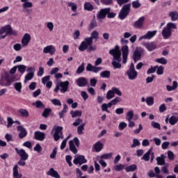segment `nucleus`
Listing matches in <instances>:
<instances>
[{
	"label": "nucleus",
	"instance_id": "19",
	"mask_svg": "<svg viewBox=\"0 0 178 178\" xmlns=\"http://www.w3.org/2000/svg\"><path fill=\"white\" fill-rule=\"evenodd\" d=\"M144 22H145V17H141L137 21L134 22L135 29H143L144 27Z\"/></svg>",
	"mask_w": 178,
	"mask_h": 178
},
{
	"label": "nucleus",
	"instance_id": "52",
	"mask_svg": "<svg viewBox=\"0 0 178 178\" xmlns=\"http://www.w3.org/2000/svg\"><path fill=\"white\" fill-rule=\"evenodd\" d=\"M33 105H35L36 108H45V106L44 105V104L41 102V101L40 100H38L35 103H33Z\"/></svg>",
	"mask_w": 178,
	"mask_h": 178
},
{
	"label": "nucleus",
	"instance_id": "4",
	"mask_svg": "<svg viewBox=\"0 0 178 178\" xmlns=\"http://www.w3.org/2000/svg\"><path fill=\"white\" fill-rule=\"evenodd\" d=\"M70 83L68 81H61L59 82L56 86V88L54 89V92H58V91H60L62 94H65L69 89V85Z\"/></svg>",
	"mask_w": 178,
	"mask_h": 178
},
{
	"label": "nucleus",
	"instance_id": "26",
	"mask_svg": "<svg viewBox=\"0 0 178 178\" xmlns=\"http://www.w3.org/2000/svg\"><path fill=\"white\" fill-rule=\"evenodd\" d=\"M19 168V166L17 165H15L13 167V178H22V175L19 173V171L17 170V168Z\"/></svg>",
	"mask_w": 178,
	"mask_h": 178
},
{
	"label": "nucleus",
	"instance_id": "57",
	"mask_svg": "<svg viewBox=\"0 0 178 178\" xmlns=\"http://www.w3.org/2000/svg\"><path fill=\"white\" fill-rule=\"evenodd\" d=\"M132 6L134 8V9H138L141 6V3L138 0L134 1L132 2Z\"/></svg>",
	"mask_w": 178,
	"mask_h": 178
},
{
	"label": "nucleus",
	"instance_id": "16",
	"mask_svg": "<svg viewBox=\"0 0 178 178\" xmlns=\"http://www.w3.org/2000/svg\"><path fill=\"white\" fill-rule=\"evenodd\" d=\"M141 52H143V49L141 47H137L134 52L133 59L134 62H137V60H140L141 58Z\"/></svg>",
	"mask_w": 178,
	"mask_h": 178
},
{
	"label": "nucleus",
	"instance_id": "3",
	"mask_svg": "<svg viewBox=\"0 0 178 178\" xmlns=\"http://www.w3.org/2000/svg\"><path fill=\"white\" fill-rule=\"evenodd\" d=\"M177 29L176 24L172 23V22L168 23L166 26L165 28H163V29L161 32V34H162L163 38H165V40H166L169 37H170V35H172V31L173 29Z\"/></svg>",
	"mask_w": 178,
	"mask_h": 178
},
{
	"label": "nucleus",
	"instance_id": "12",
	"mask_svg": "<svg viewBox=\"0 0 178 178\" xmlns=\"http://www.w3.org/2000/svg\"><path fill=\"white\" fill-rule=\"evenodd\" d=\"M156 31H147L146 34L139 38L138 41H142V40H151V38H154V37L156 35Z\"/></svg>",
	"mask_w": 178,
	"mask_h": 178
},
{
	"label": "nucleus",
	"instance_id": "2",
	"mask_svg": "<svg viewBox=\"0 0 178 178\" xmlns=\"http://www.w3.org/2000/svg\"><path fill=\"white\" fill-rule=\"evenodd\" d=\"M109 54L113 56L112 65L114 69H120L122 64L119 62H122V58H120L122 53L120 52V49H119V46H115V49L110 50Z\"/></svg>",
	"mask_w": 178,
	"mask_h": 178
},
{
	"label": "nucleus",
	"instance_id": "7",
	"mask_svg": "<svg viewBox=\"0 0 178 178\" xmlns=\"http://www.w3.org/2000/svg\"><path fill=\"white\" fill-rule=\"evenodd\" d=\"M131 7V4H126L123 6L119 13V17L121 20L126 19V17L130 13V8Z\"/></svg>",
	"mask_w": 178,
	"mask_h": 178
},
{
	"label": "nucleus",
	"instance_id": "37",
	"mask_svg": "<svg viewBox=\"0 0 178 178\" xmlns=\"http://www.w3.org/2000/svg\"><path fill=\"white\" fill-rule=\"evenodd\" d=\"M125 170L127 173H129V172H134V170H137V165L136 164L128 165L125 168Z\"/></svg>",
	"mask_w": 178,
	"mask_h": 178
},
{
	"label": "nucleus",
	"instance_id": "33",
	"mask_svg": "<svg viewBox=\"0 0 178 178\" xmlns=\"http://www.w3.org/2000/svg\"><path fill=\"white\" fill-rule=\"evenodd\" d=\"M20 116H22V118H29V111H27L26 109L24 108H20L18 111Z\"/></svg>",
	"mask_w": 178,
	"mask_h": 178
},
{
	"label": "nucleus",
	"instance_id": "13",
	"mask_svg": "<svg viewBox=\"0 0 178 178\" xmlns=\"http://www.w3.org/2000/svg\"><path fill=\"white\" fill-rule=\"evenodd\" d=\"M56 52V48L55 46L50 44L43 48V54H49V55H55Z\"/></svg>",
	"mask_w": 178,
	"mask_h": 178
},
{
	"label": "nucleus",
	"instance_id": "28",
	"mask_svg": "<svg viewBox=\"0 0 178 178\" xmlns=\"http://www.w3.org/2000/svg\"><path fill=\"white\" fill-rule=\"evenodd\" d=\"M34 78V72H29L26 76L24 81V83L25 84H27L30 80L33 79Z\"/></svg>",
	"mask_w": 178,
	"mask_h": 178
},
{
	"label": "nucleus",
	"instance_id": "47",
	"mask_svg": "<svg viewBox=\"0 0 178 178\" xmlns=\"http://www.w3.org/2000/svg\"><path fill=\"white\" fill-rule=\"evenodd\" d=\"M17 130L19 134H27V131L23 126H18Z\"/></svg>",
	"mask_w": 178,
	"mask_h": 178
},
{
	"label": "nucleus",
	"instance_id": "31",
	"mask_svg": "<svg viewBox=\"0 0 178 178\" xmlns=\"http://www.w3.org/2000/svg\"><path fill=\"white\" fill-rule=\"evenodd\" d=\"M133 118H134V111L133 110L127 111L126 114V120L128 122H130V120H133Z\"/></svg>",
	"mask_w": 178,
	"mask_h": 178
},
{
	"label": "nucleus",
	"instance_id": "1",
	"mask_svg": "<svg viewBox=\"0 0 178 178\" xmlns=\"http://www.w3.org/2000/svg\"><path fill=\"white\" fill-rule=\"evenodd\" d=\"M99 37V33L97 31H93L90 33V37L85 38L79 47V50L81 52L86 51H95V47L92 46L93 40H98Z\"/></svg>",
	"mask_w": 178,
	"mask_h": 178
},
{
	"label": "nucleus",
	"instance_id": "10",
	"mask_svg": "<svg viewBox=\"0 0 178 178\" xmlns=\"http://www.w3.org/2000/svg\"><path fill=\"white\" fill-rule=\"evenodd\" d=\"M73 163L74 165H81L83 163H87V159H86V157L83 155H77L75 156Z\"/></svg>",
	"mask_w": 178,
	"mask_h": 178
},
{
	"label": "nucleus",
	"instance_id": "25",
	"mask_svg": "<svg viewBox=\"0 0 178 178\" xmlns=\"http://www.w3.org/2000/svg\"><path fill=\"white\" fill-rule=\"evenodd\" d=\"M165 154H161L160 156H158L156 159L157 161V165H159L160 166H162L165 165Z\"/></svg>",
	"mask_w": 178,
	"mask_h": 178
},
{
	"label": "nucleus",
	"instance_id": "5",
	"mask_svg": "<svg viewBox=\"0 0 178 178\" xmlns=\"http://www.w3.org/2000/svg\"><path fill=\"white\" fill-rule=\"evenodd\" d=\"M126 74L127 75L129 80L133 81L137 79L138 73L137 72V71H136L134 63H131L130 67L129 70L127 71Z\"/></svg>",
	"mask_w": 178,
	"mask_h": 178
},
{
	"label": "nucleus",
	"instance_id": "48",
	"mask_svg": "<svg viewBox=\"0 0 178 178\" xmlns=\"http://www.w3.org/2000/svg\"><path fill=\"white\" fill-rule=\"evenodd\" d=\"M45 24L49 31H54V22H46Z\"/></svg>",
	"mask_w": 178,
	"mask_h": 178
},
{
	"label": "nucleus",
	"instance_id": "8",
	"mask_svg": "<svg viewBox=\"0 0 178 178\" xmlns=\"http://www.w3.org/2000/svg\"><path fill=\"white\" fill-rule=\"evenodd\" d=\"M75 144V145H74ZM69 145H70V151L71 152H73V154H77V148L76 147H79L80 145V141L79 140V138H74L73 140L69 141Z\"/></svg>",
	"mask_w": 178,
	"mask_h": 178
},
{
	"label": "nucleus",
	"instance_id": "23",
	"mask_svg": "<svg viewBox=\"0 0 178 178\" xmlns=\"http://www.w3.org/2000/svg\"><path fill=\"white\" fill-rule=\"evenodd\" d=\"M166 90L167 91H168L169 92H170V91H175V90H177V87H178V83L176 81H174L172 82V86L170 85H166Z\"/></svg>",
	"mask_w": 178,
	"mask_h": 178
},
{
	"label": "nucleus",
	"instance_id": "34",
	"mask_svg": "<svg viewBox=\"0 0 178 178\" xmlns=\"http://www.w3.org/2000/svg\"><path fill=\"white\" fill-rule=\"evenodd\" d=\"M169 16L171 17L172 22H176L178 19V13L177 11H172L169 13Z\"/></svg>",
	"mask_w": 178,
	"mask_h": 178
},
{
	"label": "nucleus",
	"instance_id": "29",
	"mask_svg": "<svg viewBox=\"0 0 178 178\" xmlns=\"http://www.w3.org/2000/svg\"><path fill=\"white\" fill-rule=\"evenodd\" d=\"M151 152H152V147L149 149V150L143 156L142 159L145 161V162H148V161H149V155H151Z\"/></svg>",
	"mask_w": 178,
	"mask_h": 178
},
{
	"label": "nucleus",
	"instance_id": "55",
	"mask_svg": "<svg viewBox=\"0 0 178 178\" xmlns=\"http://www.w3.org/2000/svg\"><path fill=\"white\" fill-rule=\"evenodd\" d=\"M69 138H70V136H69L67 138H66L65 139H64L63 140V142L61 143V145H60V149H65V148H66V144H67V140H69Z\"/></svg>",
	"mask_w": 178,
	"mask_h": 178
},
{
	"label": "nucleus",
	"instance_id": "43",
	"mask_svg": "<svg viewBox=\"0 0 178 178\" xmlns=\"http://www.w3.org/2000/svg\"><path fill=\"white\" fill-rule=\"evenodd\" d=\"M100 77L103 79H109L111 77V72L109 71H104L100 73Z\"/></svg>",
	"mask_w": 178,
	"mask_h": 178
},
{
	"label": "nucleus",
	"instance_id": "35",
	"mask_svg": "<svg viewBox=\"0 0 178 178\" xmlns=\"http://www.w3.org/2000/svg\"><path fill=\"white\" fill-rule=\"evenodd\" d=\"M70 115L72 116V118H80V116H81V115H83V112L81 111H72L70 112Z\"/></svg>",
	"mask_w": 178,
	"mask_h": 178
},
{
	"label": "nucleus",
	"instance_id": "60",
	"mask_svg": "<svg viewBox=\"0 0 178 178\" xmlns=\"http://www.w3.org/2000/svg\"><path fill=\"white\" fill-rule=\"evenodd\" d=\"M141 145L140 141L137 139H134L133 144L131 145V148H136V147H138Z\"/></svg>",
	"mask_w": 178,
	"mask_h": 178
},
{
	"label": "nucleus",
	"instance_id": "56",
	"mask_svg": "<svg viewBox=\"0 0 178 178\" xmlns=\"http://www.w3.org/2000/svg\"><path fill=\"white\" fill-rule=\"evenodd\" d=\"M168 168H169V164H165L161 168V172H163V173H165V175H169V170L168 169Z\"/></svg>",
	"mask_w": 178,
	"mask_h": 178
},
{
	"label": "nucleus",
	"instance_id": "39",
	"mask_svg": "<svg viewBox=\"0 0 178 178\" xmlns=\"http://www.w3.org/2000/svg\"><path fill=\"white\" fill-rule=\"evenodd\" d=\"M168 120H169L170 124H171L172 126H175V124H176V123H177L178 122V117L172 115L169 118Z\"/></svg>",
	"mask_w": 178,
	"mask_h": 178
},
{
	"label": "nucleus",
	"instance_id": "17",
	"mask_svg": "<svg viewBox=\"0 0 178 178\" xmlns=\"http://www.w3.org/2000/svg\"><path fill=\"white\" fill-rule=\"evenodd\" d=\"M87 72H93V73H98L102 70V67H95L92 65L91 63H88L86 67Z\"/></svg>",
	"mask_w": 178,
	"mask_h": 178
},
{
	"label": "nucleus",
	"instance_id": "50",
	"mask_svg": "<svg viewBox=\"0 0 178 178\" xmlns=\"http://www.w3.org/2000/svg\"><path fill=\"white\" fill-rule=\"evenodd\" d=\"M3 38H6V32L5 30V26L2 27L0 29V40H2Z\"/></svg>",
	"mask_w": 178,
	"mask_h": 178
},
{
	"label": "nucleus",
	"instance_id": "63",
	"mask_svg": "<svg viewBox=\"0 0 178 178\" xmlns=\"http://www.w3.org/2000/svg\"><path fill=\"white\" fill-rule=\"evenodd\" d=\"M50 113H51V109L45 108L42 113V116L44 118H48Z\"/></svg>",
	"mask_w": 178,
	"mask_h": 178
},
{
	"label": "nucleus",
	"instance_id": "32",
	"mask_svg": "<svg viewBox=\"0 0 178 178\" xmlns=\"http://www.w3.org/2000/svg\"><path fill=\"white\" fill-rule=\"evenodd\" d=\"M6 80L7 81L6 83L3 82V79H1L0 81V86H2L3 87H8V86H10V83H13V79H9L8 78H6Z\"/></svg>",
	"mask_w": 178,
	"mask_h": 178
},
{
	"label": "nucleus",
	"instance_id": "15",
	"mask_svg": "<svg viewBox=\"0 0 178 178\" xmlns=\"http://www.w3.org/2000/svg\"><path fill=\"white\" fill-rule=\"evenodd\" d=\"M30 41H31V35L29 33H25L21 40V44L22 47H27Z\"/></svg>",
	"mask_w": 178,
	"mask_h": 178
},
{
	"label": "nucleus",
	"instance_id": "18",
	"mask_svg": "<svg viewBox=\"0 0 178 178\" xmlns=\"http://www.w3.org/2000/svg\"><path fill=\"white\" fill-rule=\"evenodd\" d=\"M76 83L79 87H86L88 84V79L85 77H79L76 79Z\"/></svg>",
	"mask_w": 178,
	"mask_h": 178
},
{
	"label": "nucleus",
	"instance_id": "45",
	"mask_svg": "<svg viewBox=\"0 0 178 178\" xmlns=\"http://www.w3.org/2000/svg\"><path fill=\"white\" fill-rule=\"evenodd\" d=\"M34 138L38 141H44L45 140V134H35Z\"/></svg>",
	"mask_w": 178,
	"mask_h": 178
},
{
	"label": "nucleus",
	"instance_id": "20",
	"mask_svg": "<svg viewBox=\"0 0 178 178\" xmlns=\"http://www.w3.org/2000/svg\"><path fill=\"white\" fill-rule=\"evenodd\" d=\"M47 176H51L54 178H60V175L58 173V171L55 170L54 168H51L47 172Z\"/></svg>",
	"mask_w": 178,
	"mask_h": 178
},
{
	"label": "nucleus",
	"instance_id": "40",
	"mask_svg": "<svg viewBox=\"0 0 178 178\" xmlns=\"http://www.w3.org/2000/svg\"><path fill=\"white\" fill-rule=\"evenodd\" d=\"M17 69H18V72L21 73V74H24V72H26V69H27V66L24 65H17Z\"/></svg>",
	"mask_w": 178,
	"mask_h": 178
},
{
	"label": "nucleus",
	"instance_id": "53",
	"mask_svg": "<svg viewBox=\"0 0 178 178\" xmlns=\"http://www.w3.org/2000/svg\"><path fill=\"white\" fill-rule=\"evenodd\" d=\"M146 103L148 106H152L154 105V97H149L146 99Z\"/></svg>",
	"mask_w": 178,
	"mask_h": 178
},
{
	"label": "nucleus",
	"instance_id": "62",
	"mask_svg": "<svg viewBox=\"0 0 178 178\" xmlns=\"http://www.w3.org/2000/svg\"><path fill=\"white\" fill-rule=\"evenodd\" d=\"M51 79V76H44L42 79V84L45 85L47 83H48V81H50L49 80Z\"/></svg>",
	"mask_w": 178,
	"mask_h": 178
},
{
	"label": "nucleus",
	"instance_id": "24",
	"mask_svg": "<svg viewBox=\"0 0 178 178\" xmlns=\"http://www.w3.org/2000/svg\"><path fill=\"white\" fill-rule=\"evenodd\" d=\"M63 130V127L59 126H54L51 131V134H62V131Z\"/></svg>",
	"mask_w": 178,
	"mask_h": 178
},
{
	"label": "nucleus",
	"instance_id": "42",
	"mask_svg": "<svg viewBox=\"0 0 178 178\" xmlns=\"http://www.w3.org/2000/svg\"><path fill=\"white\" fill-rule=\"evenodd\" d=\"M86 65L84 64V63H82L81 64V65L79 67H78L77 70H76V73L77 74H81V73H83L86 69L85 67Z\"/></svg>",
	"mask_w": 178,
	"mask_h": 178
},
{
	"label": "nucleus",
	"instance_id": "22",
	"mask_svg": "<svg viewBox=\"0 0 178 178\" xmlns=\"http://www.w3.org/2000/svg\"><path fill=\"white\" fill-rule=\"evenodd\" d=\"M21 2L22 3V8L24 10L33 8V3L29 0H21Z\"/></svg>",
	"mask_w": 178,
	"mask_h": 178
},
{
	"label": "nucleus",
	"instance_id": "38",
	"mask_svg": "<svg viewBox=\"0 0 178 178\" xmlns=\"http://www.w3.org/2000/svg\"><path fill=\"white\" fill-rule=\"evenodd\" d=\"M7 122H8V124H7L8 129H9V127H12V124H13V123H16L17 124H20V122L19 121L13 122V120L10 117L7 118Z\"/></svg>",
	"mask_w": 178,
	"mask_h": 178
},
{
	"label": "nucleus",
	"instance_id": "36",
	"mask_svg": "<svg viewBox=\"0 0 178 178\" xmlns=\"http://www.w3.org/2000/svg\"><path fill=\"white\" fill-rule=\"evenodd\" d=\"M4 29L6 30V37L10 34H15V31L12 30V26H10V25L5 26Z\"/></svg>",
	"mask_w": 178,
	"mask_h": 178
},
{
	"label": "nucleus",
	"instance_id": "9",
	"mask_svg": "<svg viewBox=\"0 0 178 178\" xmlns=\"http://www.w3.org/2000/svg\"><path fill=\"white\" fill-rule=\"evenodd\" d=\"M109 12H111L110 8L101 9L97 15V20H99V22H101L102 19H105L106 17V15H108Z\"/></svg>",
	"mask_w": 178,
	"mask_h": 178
},
{
	"label": "nucleus",
	"instance_id": "11",
	"mask_svg": "<svg viewBox=\"0 0 178 178\" xmlns=\"http://www.w3.org/2000/svg\"><path fill=\"white\" fill-rule=\"evenodd\" d=\"M122 52V63H127V56H129V46L123 45L121 48Z\"/></svg>",
	"mask_w": 178,
	"mask_h": 178
},
{
	"label": "nucleus",
	"instance_id": "30",
	"mask_svg": "<svg viewBox=\"0 0 178 178\" xmlns=\"http://www.w3.org/2000/svg\"><path fill=\"white\" fill-rule=\"evenodd\" d=\"M84 10H88V12H91L92 10H94V6L91 4L90 2H86L84 3Z\"/></svg>",
	"mask_w": 178,
	"mask_h": 178
},
{
	"label": "nucleus",
	"instance_id": "54",
	"mask_svg": "<svg viewBox=\"0 0 178 178\" xmlns=\"http://www.w3.org/2000/svg\"><path fill=\"white\" fill-rule=\"evenodd\" d=\"M156 62H157V63H161V65H166V63H168V60H166L165 58H157Z\"/></svg>",
	"mask_w": 178,
	"mask_h": 178
},
{
	"label": "nucleus",
	"instance_id": "6",
	"mask_svg": "<svg viewBox=\"0 0 178 178\" xmlns=\"http://www.w3.org/2000/svg\"><path fill=\"white\" fill-rule=\"evenodd\" d=\"M115 94L118 95V97H122V91L116 87H113L111 90L107 92L106 99H112V98H115Z\"/></svg>",
	"mask_w": 178,
	"mask_h": 178
},
{
	"label": "nucleus",
	"instance_id": "21",
	"mask_svg": "<svg viewBox=\"0 0 178 178\" xmlns=\"http://www.w3.org/2000/svg\"><path fill=\"white\" fill-rule=\"evenodd\" d=\"M143 46L150 52L156 49V44H155V42H145Z\"/></svg>",
	"mask_w": 178,
	"mask_h": 178
},
{
	"label": "nucleus",
	"instance_id": "14",
	"mask_svg": "<svg viewBox=\"0 0 178 178\" xmlns=\"http://www.w3.org/2000/svg\"><path fill=\"white\" fill-rule=\"evenodd\" d=\"M15 152L18 155L20 156V159H24V161H27L29 159V154L26 152V150L24 149H19L17 147H15Z\"/></svg>",
	"mask_w": 178,
	"mask_h": 178
},
{
	"label": "nucleus",
	"instance_id": "27",
	"mask_svg": "<svg viewBox=\"0 0 178 178\" xmlns=\"http://www.w3.org/2000/svg\"><path fill=\"white\" fill-rule=\"evenodd\" d=\"M104 148V145L101 142H97L94 145V149L96 152H99Z\"/></svg>",
	"mask_w": 178,
	"mask_h": 178
},
{
	"label": "nucleus",
	"instance_id": "49",
	"mask_svg": "<svg viewBox=\"0 0 178 178\" xmlns=\"http://www.w3.org/2000/svg\"><path fill=\"white\" fill-rule=\"evenodd\" d=\"M113 156V153L110 152V153L102 154L100 156V158L102 159H111V158H112Z\"/></svg>",
	"mask_w": 178,
	"mask_h": 178
},
{
	"label": "nucleus",
	"instance_id": "46",
	"mask_svg": "<svg viewBox=\"0 0 178 178\" xmlns=\"http://www.w3.org/2000/svg\"><path fill=\"white\" fill-rule=\"evenodd\" d=\"M124 169V165L123 164H118L114 166V170L115 172H122Z\"/></svg>",
	"mask_w": 178,
	"mask_h": 178
},
{
	"label": "nucleus",
	"instance_id": "64",
	"mask_svg": "<svg viewBox=\"0 0 178 178\" xmlns=\"http://www.w3.org/2000/svg\"><path fill=\"white\" fill-rule=\"evenodd\" d=\"M156 73L157 74H159V76L163 74V67L162 66L158 67Z\"/></svg>",
	"mask_w": 178,
	"mask_h": 178
},
{
	"label": "nucleus",
	"instance_id": "61",
	"mask_svg": "<svg viewBox=\"0 0 178 178\" xmlns=\"http://www.w3.org/2000/svg\"><path fill=\"white\" fill-rule=\"evenodd\" d=\"M126 127H127V123H126L124 122H120L118 126V129L120 130H124V129H126Z\"/></svg>",
	"mask_w": 178,
	"mask_h": 178
},
{
	"label": "nucleus",
	"instance_id": "58",
	"mask_svg": "<svg viewBox=\"0 0 178 178\" xmlns=\"http://www.w3.org/2000/svg\"><path fill=\"white\" fill-rule=\"evenodd\" d=\"M51 103L56 106H62V103L59 99H51Z\"/></svg>",
	"mask_w": 178,
	"mask_h": 178
},
{
	"label": "nucleus",
	"instance_id": "59",
	"mask_svg": "<svg viewBox=\"0 0 178 178\" xmlns=\"http://www.w3.org/2000/svg\"><path fill=\"white\" fill-rule=\"evenodd\" d=\"M65 161L70 167L72 166L73 164L72 163V156H70V155L66 156Z\"/></svg>",
	"mask_w": 178,
	"mask_h": 178
},
{
	"label": "nucleus",
	"instance_id": "51",
	"mask_svg": "<svg viewBox=\"0 0 178 178\" xmlns=\"http://www.w3.org/2000/svg\"><path fill=\"white\" fill-rule=\"evenodd\" d=\"M33 150L35 152H38V154H40V152H42V147H41V145H40V143H38L33 147Z\"/></svg>",
	"mask_w": 178,
	"mask_h": 178
},
{
	"label": "nucleus",
	"instance_id": "41",
	"mask_svg": "<svg viewBox=\"0 0 178 178\" xmlns=\"http://www.w3.org/2000/svg\"><path fill=\"white\" fill-rule=\"evenodd\" d=\"M14 88L17 91V92H22V83L21 82H16L13 84Z\"/></svg>",
	"mask_w": 178,
	"mask_h": 178
},
{
	"label": "nucleus",
	"instance_id": "44",
	"mask_svg": "<svg viewBox=\"0 0 178 178\" xmlns=\"http://www.w3.org/2000/svg\"><path fill=\"white\" fill-rule=\"evenodd\" d=\"M67 5L70 8H71V10L72 12H76L77 11V4L73 2H68Z\"/></svg>",
	"mask_w": 178,
	"mask_h": 178
}]
</instances>
